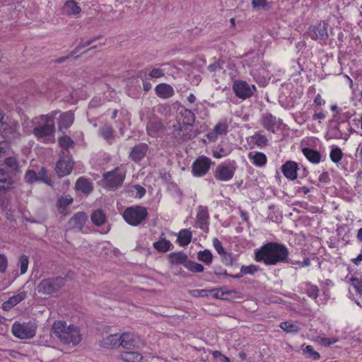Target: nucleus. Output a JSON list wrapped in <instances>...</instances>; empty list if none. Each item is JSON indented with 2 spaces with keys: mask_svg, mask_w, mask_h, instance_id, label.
I'll list each match as a JSON object with an SVG mask.
<instances>
[{
  "mask_svg": "<svg viewBox=\"0 0 362 362\" xmlns=\"http://www.w3.org/2000/svg\"><path fill=\"white\" fill-rule=\"evenodd\" d=\"M288 249L276 242H269L255 251V260L262 262L266 265L288 262Z\"/></svg>",
  "mask_w": 362,
  "mask_h": 362,
  "instance_id": "1",
  "label": "nucleus"
},
{
  "mask_svg": "<svg viewBox=\"0 0 362 362\" xmlns=\"http://www.w3.org/2000/svg\"><path fill=\"white\" fill-rule=\"evenodd\" d=\"M54 118L52 115H42L33 119V133L37 140L44 143L52 141L55 131Z\"/></svg>",
  "mask_w": 362,
  "mask_h": 362,
  "instance_id": "2",
  "label": "nucleus"
},
{
  "mask_svg": "<svg viewBox=\"0 0 362 362\" xmlns=\"http://www.w3.org/2000/svg\"><path fill=\"white\" fill-rule=\"evenodd\" d=\"M52 332L61 342L66 344L76 346L81 341L79 329L74 325L66 326V323L64 321L54 322L52 327Z\"/></svg>",
  "mask_w": 362,
  "mask_h": 362,
  "instance_id": "3",
  "label": "nucleus"
},
{
  "mask_svg": "<svg viewBox=\"0 0 362 362\" xmlns=\"http://www.w3.org/2000/svg\"><path fill=\"white\" fill-rule=\"evenodd\" d=\"M66 284V279L62 276L44 278L35 287V291L45 296H52L58 293Z\"/></svg>",
  "mask_w": 362,
  "mask_h": 362,
  "instance_id": "4",
  "label": "nucleus"
},
{
  "mask_svg": "<svg viewBox=\"0 0 362 362\" xmlns=\"http://www.w3.org/2000/svg\"><path fill=\"white\" fill-rule=\"evenodd\" d=\"M147 216L146 209L141 206L128 207L123 213V217L127 223L134 226L139 225Z\"/></svg>",
  "mask_w": 362,
  "mask_h": 362,
  "instance_id": "5",
  "label": "nucleus"
},
{
  "mask_svg": "<svg viewBox=\"0 0 362 362\" xmlns=\"http://www.w3.org/2000/svg\"><path fill=\"white\" fill-rule=\"evenodd\" d=\"M125 177L126 170L122 167H117L103 174L105 185L109 189L117 188L122 185Z\"/></svg>",
  "mask_w": 362,
  "mask_h": 362,
  "instance_id": "6",
  "label": "nucleus"
},
{
  "mask_svg": "<svg viewBox=\"0 0 362 362\" xmlns=\"http://www.w3.org/2000/svg\"><path fill=\"white\" fill-rule=\"evenodd\" d=\"M37 326L32 322L20 323L16 322L12 325L13 334L19 339H31L36 333Z\"/></svg>",
  "mask_w": 362,
  "mask_h": 362,
  "instance_id": "7",
  "label": "nucleus"
},
{
  "mask_svg": "<svg viewBox=\"0 0 362 362\" xmlns=\"http://www.w3.org/2000/svg\"><path fill=\"white\" fill-rule=\"evenodd\" d=\"M256 88L254 85L250 86L246 81H235L233 85V90L236 96L241 99H246L251 97Z\"/></svg>",
  "mask_w": 362,
  "mask_h": 362,
  "instance_id": "8",
  "label": "nucleus"
},
{
  "mask_svg": "<svg viewBox=\"0 0 362 362\" xmlns=\"http://www.w3.org/2000/svg\"><path fill=\"white\" fill-rule=\"evenodd\" d=\"M211 160L206 156L197 158L192 166V172L194 176L202 177L206 175L210 169Z\"/></svg>",
  "mask_w": 362,
  "mask_h": 362,
  "instance_id": "9",
  "label": "nucleus"
},
{
  "mask_svg": "<svg viewBox=\"0 0 362 362\" xmlns=\"http://www.w3.org/2000/svg\"><path fill=\"white\" fill-rule=\"evenodd\" d=\"M19 129V123L13 121L10 123L1 124L0 132L4 137L10 140H15L19 139L21 136Z\"/></svg>",
  "mask_w": 362,
  "mask_h": 362,
  "instance_id": "10",
  "label": "nucleus"
},
{
  "mask_svg": "<svg viewBox=\"0 0 362 362\" xmlns=\"http://www.w3.org/2000/svg\"><path fill=\"white\" fill-rule=\"evenodd\" d=\"M328 23L325 21H320L316 25H312L307 32L308 36L313 40H325L329 37L327 32Z\"/></svg>",
  "mask_w": 362,
  "mask_h": 362,
  "instance_id": "11",
  "label": "nucleus"
},
{
  "mask_svg": "<svg viewBox=\"0 0 362 362\" xmlns=\"http://www.w3.org/2000/svg\"><path fill=\"white\" fill-rule=\"evenodd\" d=\"M235 171V167L233 165L221 163L216 168L214 177L218 180L228 181L233 178Z\"/></svg>",
  "mask_w": 362,
  "mask_h": 362,
  "instance_id": "12",
  "label": "nucleus"
},
{
  "mask_svg": "<svg viewBox=\"0 0 362 362\" xmlns=\"http://www.w3.org/2000/svg\"><path fill=\"white\" fill-rule=\"evenodd\" d=\"M74 166V161L69 155L61 156L56 165V173L59 177L66 176L71 172Z\"/></svg>",
  "mask_w": 362,
  "mask_h": 362,
  "instance_id": "13",
  "label": "nucleus"
},
{
  "mask_svg": "<svg viewBox=\"0 0 362 362\" xmlns=\"http://www.w3.org/2000/svg\"><path fill=\"white\" fill-rule=\"evenodd\" d=\"M119 346L124 349H131L139 346L140 339L133 333L124 332L119 335Z\"/></svg>",
  "mask_w": 362,
  "mask_h": 362,
  "instance_id": "14",
  "label": "nucleus"
},
{
  "mask_svg": "<svg viewBox=\"0 0 362 362\" xmlns=\"http://www.w3.org/2000/svg\"><path fill=\"white\" fill-rule=\"evenodd\" d=\"M261 123L267 131L272 133H274L279 128L281 124L280 119L270 113H265L262 115Z\"/></svg>",
  "mask_w": 362,
  "mask_h": 362,
  "instance_id": "15",
  "label": "nucleus"
},
{
  "mask_svg": "<svg viewBox=\"0 0 362 362\" xmlns=\"http://www.w3.org/2000/svg\"><path fill=\"white\" fill-rule=\"evenodd\" d=\"M148 151V146L146 144L141 143L132 148L129 158L134 162L138 163L146 156Z\"/></svg>",
  "mask_w": 362,
  "mask_h": 362,
  "instance_id": "16",
  "label": "nucleus"
},
{
  "mask_svg": "<svg viewBox=\"0 0 362 362\" xmlns=\"http://www.w3.org/2000/svg\"><path fill=\"white\" fill-rule=\"evenodd\" d=\"M228 126L226 122H220L209 132L206 135V138L212 142L216 141L219 136L226 134Z\"/></svg>",
  "mask_w": 362,
  "mask_h": 362,
  "instance_id": "17",
  "label": "nucleus"
},
{
  "mask_svg": "<svg viewBox=\"0 0 362 362\" xmlns=\"http://www.w3.org/2000/svg\"><path fill=\"white\" fill-rule=\"evenodd\" d=\"M194 120V114L188 109H182L177 115V122L182 123L185 127L192 126Z\"/></svg>",
  "mask_w": 362,
  "mask_h": 362,
  "instance_id": "18",
  "label": "nucleus"
},
{
  "mask_svg": "<svg viewBox=\"0 0 362 362\" xmlns=\"http://www.w3.org/2000/svg\"><path fill=\"white\" fill-rule=\"evenodd\" d=\"M88 220V216L85 212L80 211L77 212L70 219V226L79 231H83V228Z\"/></svg>",
  "mask_w": 362,
  "mask_h": 362,
  "instance_id": "19",
  "label": "nucleus"
},
{
  "mask_svg": "<svg viewBox=\"0 0 362 362\" xmlns=\"http://www.w3.org/2000/svg\"><path fill=\"white\" fill-rule=\"evenodd\" d=\"M13 182V175L5 168L0 167V191H6L11 189Z\"/></svg>",
  "mask_w": 362,
  "mask_h": 362,
  "instance_id": "20",
  "label": "nucleus"
},
{
  "mask_svg": "<svg viewBox=\"0 0 362 362\" xmlns=\"http://www.w3.org/2000/svg\"><path fill=\"white\" fill-rule=\"evenodd\" d=\"M298 169V164L292 160L286 161L281 167L284 175L291 180H294L297 178Z\"/></svg>",
  "mask_w": 362,
  "mask_h": 362,
  "instance_id": "21",
  "label": "nucleus"
},
{
  "mask_svg": "<svg viewBox=\"0 0 362 362\" xmlns=\"http://www.w3.org/2000/svg\"><path fill=\"white\" fill-rule=\"evenodd\" d=\"M155 91L156 95L163 99H168L171 98L174 93L173 88L166 83H160L156 86Z\"/></svg>",
  "mask_w": 362,
  "mask_h": 362,
  "instance_id": "22",
  "label": "nucleus"
},
{
  "mask_svg": "<svg viewBox=\"0 0 362 362\" xmlns=\"http://www.w3.org/2000/svg\"><path fill=\"white\" fill-rule=\"evenodd\" d=\"M26 292L21 291L17 295H14L9 298V299L7 301L4 302L2 304V308L5 310H9L13 306L23 300L26 298Z\"/></svg>",
  "mask_w": 362,
  "mask_h": 362,
  "instance_id": "23",
  "label": "nucleus"
},
{
  "mask_svg": "<svg viewBox=\"0 0 362 362\" xmlns=\"http://www.w3.org/2000/svg\"><path fill=\"white\" fill-rule=\"evenodd\" d=\"M74 119V116L71 112H66L62 114L59 120V130L69 128L73 124Z\"/></svg>",
  "mask_w": 362,
  "mask_h": 362,
  "instance_id": "24",
  "label": "nucleus"
},
{
  "mask_svg": "<svg viewBox=\"0 0 362 362\" xmlns=\"http://www.w3.org/2000/svg\"><path fill=\"white\" fill-rule=\"evenodd\" d=\"M75 188L85 194H88L93 190L91 182L83 177H80L77 180Z\"/></svg>",
  "mask_w": 362,
  "mask_h": 362,
  "instance_id": "25",
  "label": "nucleus"
},
{
  "mask_svg": "<svg viewBox=\"0 0 362 362\" xmlns=\"http://www.w3.org/2000/svg\"><path fill=\"white\" fill-rule=\"evenodd\" d=\"M119 358L126 362H141L143 356L138 351H124L120 354Z\"/></svg>",
  "mask_w": 362,
  "mask_h": 362,
  "instance_id": "26",
  "label": "nucleus"
},
{
  "mask_svg": "<svg viewBox=\"0 0 362 362\" xmlns=\"http://www.w3.org/2000/svg\"><path fill=\"white\" fill-rule=\"evenodd\" d=\"M119 335L118 334H110L103 339L101 344L105 348H116L119 346Z\"/></svg>",
  "mask_w": 362,
  "mask_h": 362,
  "instance_id": "27",
  "label": "nucleus"
},
{
  "mask_svg": "<svg viewBox=\"0 0 362 362\" xmlns=\"http://www.w3.org/2000/svg\"><path fill=\"white\" fill-rule=\"evenodd\" d=\"M249 159L257 166H264L267 163V157L262 152H250L248 154Z\"/></svg>",
  "mask_w": 362,
  "mask_h": 362,
  "instance_id": "28",
  "label": "nucleus"
},
{
  "mask_svg": "<svg viewBox=\"0 0 362 362\" xmlns=\"http://www.w3.org/2000/svg\"><path fill=\"white\" fill-rule=\"evenodd\" d=\"M6 167L8 168V172L11 174H16L19 171L20 165L16 156H9L4 160Z\"/></svg>",
  "mask_w": 362,
  "mask_h": 362,
  "instance_id": "29",
  "label": "nucleus"
},
{
  "mask_svg": "<svg viewBox=\"0 0 362 362\" xmlns=\"http://www.w3.org/2000/svg\"><path fill=\"white\" fill-rule=\"evenodd\" d=\"M303 155L313 163H319L321 160V154L319 151L309 148H303L302 150Z\"/></svg>",
  "mask_w": 362,
  "mask_h": 362,
  "instance_id": "30",
  "label": "nucleus"
},
{
  "mask_svg": "<svg viewBox=\"0 0 362 362\" xmlns=\"http://www.w3.org/2000/svg\"><path fill=\"white\" fill-rule=\"evenodd\" d=\"M192 237V232L189 229H182L177 234V241L181 246H187L190 243Z\"/></svg>",
  "mask_w": 362,
  "mask_h": 362,
  "instance_id": "31",
  "label": "nucleus"
},
{
  "mask_svg": "<svg viewBox=\"0 0 362 362\" xmlns=\"http://www.w3.org/2000/svg\"><path fill=\"white\" fill-rule=\"evenodd\" d=\"M209 218L207 207L199 206L197 215V223L199 228H202L207 223Z\"/></svg>",
  "mask_w": 362,
  "mask_h": 362,
  "instance_id": "32",
  "label": "nucleus"
},
{
  "mask_svg": "<svg viewBox=\"0 0 362 362\" xmlns=\"http://www.w3.org/2000/svg\"><path fill=\"white\" fill-rule=\"evenodd\" d=\"M163 235L164 234L163 233L160 237V240L153 243V247L159 252H166L170 249L172 244L170 241L166 240Z\"/></svg>",
  "mask_w": 362,
  "mask_h": 362,
  "instance_id": "33",
  "label": "nucleus"
},
{
  "mask_svg": "<svg viewBox=\"0 0 362 362\" xmlns=\"http://www.w3.org/2000/svg\"><path fill=\"white\" fill-rule=\"evenodd\" d=\"M90 219L94 225L100 226L106 221V216L101 209H97L92 213Z\"/></svg>",
  "mask_w": 362,
  "mask_h": 362,
  "instance_id": "34",
  "label": "nucleus"
},
{
  "mask_svg": "<svg viewBox=\"0 0 362 362\" xmlns=\"http://www.w3.org/2000/svg\"><path fill=\"white\" fill-rule=\"evenodd\" d=\"M169 261L173 264H181L187 259V255L182 252H173L168 256Z\"/></svg>",
  "mask_w": 362,
  "mask_h": 362,
  "instance_id": "35",
  "label": "nucleus"
},
{
  "mask_svg": "<svg viewBox=\"0 0 362 362\" xmlns=\"http://www.w3.org/2000/svg\"><path fill=\"white\" fill-rule=\"evenodd\" d=\"M64 12L66 15L78 14L81 12V8L74 0L67 1L64 6Z\"/></svg>",
  "mask_w": 362,
  "mask_h": 362,
  "instance_id": "36",
  "label": "nucleus"
},
{
  "mask_svg": "<svg viewBox=\"0 0 362 362\" xmlns=\"http://www.w3.org/2000/svg\"><path fill=\"white\" fill-rule=\"evenodd\" d=\"M59 144L63 148L62 151V154L69 155L68 148L70 147H73L74 142L69 136H64L59 139Z\"/></svg>",
  "mask_w": 362,
  "mask_h": 362,
  "instance_id": "37",
  "label": "nucleus"
},
{
  "mask_svg": "<svg viewBox=\"0 0 362 362\" xmlns=\"http://www.w3.org/2000/svg\"><path fill=\"white\" fill-rule=\"evenodd\" d=\"M231 150L230 147H224L223 146H218L216 149L213 151V156L216 158H221L230 154Z\"/></svg>",
  "mask_w": 362,
  "mask_h": 362,
  "instance_id": "38",
  "label": "nucleus"
},
{
  "mask_svg": "<svg viewBox=\"0 0 362 362\" xmlns=\"http://www.w3.org/2000/svg\"><path fill=\"white\" fill-rule=\"evenodd\" d=\"M251 138L255 144L259 147L262 148L267 145L268 140L263 134L257 132Z\"/></svg>",
  "mask_w": 362,
  "mask_h": 362,
  "instance_id": "39",
  "label": "nucleus"
},
{
  "mask_svg": "<svg viewBox=\"0 0 362 362\" xmlns=\"http://www.w3.org/2000/svg\"><path fill=\"white\" fill-rule=\"evenodd\" d=\"M280 328L286 332L293 333L299 331V327L297 324H293L290 322H283L279 325Z\"/></svg>",
  "mask_w": 362,
  "mask_h": 362,
  "instance_id": "40",
  "label": "nucleus"
},
{
  "mask_svg": "<svg viewBox=\"0 0 362 362\" xmlns=\"http://www.w3.org/2000/svg\"><path fill=\"white\" fill-rule=\"evenodd\" d=\"M303 354L307 358L317 361L320 358V355L318 352L315 351L312 346L308 345L303 349Z\"/></svg>",
  "mask_w": 362,
  "mask_h": 362,
  "instance_id": "41",
  "label": "nucleus"
},
{
  "mask_svg": "<svg viewBox=\"0 0 362 362\" xmlns=\"http://www.w3.org/2000/svg\"><path fill=\"white\" fill-rule=\"evenodd\" d=\"M198 259L206 263L210 264L212 261V254L208 250L200 251L197 255Z\"/></svg>",
  "mask_w": 362,
  "mask_h": 362,
  "instance_id": "42",
  "label": "nucleus"
},
{
  "mask_svg": "<svg viewBox=\"0 0 362 362\" xmlns=\"http://www.w3.org/2000/svg\"><path fill=\"white\" fill-rule=\"evenodd\" d=\"M185 267L192 272H202L204 271V267L201 264L194 262H188L185 264Z\"/></svg>",
  "mask_w": 362,
  "mask_h": 362,
  "instance_id": "43",
  "label": "nucleus"
},
{
  "mask_svg": "<svg viewBox=\"0 0 362 362\" xmlns=\"http://www.w3.org/2000/svg\"><path fill=\"white\" fill-rule=\"evenodd\" d=\"M342 151L339 147H335L332 149L330 152V158L334 163H339L342 158Z\"/></svg>",
  "mask_w": 362,
  "mask_h": 362,
  "instance_id": "44",
  "label": "nucleus"
},
{
  "mask_svg": "<svg viewBox=\"0 0 362 362\" xmlns=\"http://www.w3.org/2000/svg\"><path fill=\"white\" fill-rule=\"evenodd\" d=\"M113 133V129L112 127L109 125H105L101 127L99 130V134L101 136H103L105 139H109L112 138Z\"/></svg>",
  "mask_w": 362,
  "mask_h": 362,
  "instance_id": "45",
  "label": "nucleus"
},
{
  "mask_svg": "<svg viewBox=\"0 0 362 362\" xmlns=\"http://www.w3.org/2000/svg\"><path fill=\"white\" fill-rule=\"evenodd\" d=\"M28 263H29L28 257L26 255H21L20 257V259H19L21 274H23L27 272Z\"/></svg>",
  "mask_w": 362,
  "mask_h": 362,
  "instance_id": "46",
  "label": "nucleus"
},
{
  "mask_svg": "<svg viewBox=\"0 0 362 362\" xmlns=\"http://www.w3.org/2000/svg\"><path fill=\"white\" fill-rule=\"evenodd\" d=\"M306 293L310 298L316 299L319 295V289L315 285H308Z\"/></svg>",
  "mask_w": 362,
  "mask_h": 362,
  "instance_id": "47",
  "label": "nucleus"
},
{
  "mask_svg": "<svg viewBox=\"0 0 362 362\" xmlns=\"http://www.w3.org/2000/svg\"><path fill=\"white\" fill-rule=\"evenodd\" d=\"M25 180L28 183L38 182L37 173L33 170H29L25 175Z\"/></svg>",
  "mask_w": 362,
  "mask_h": 362,
  "instance_id": "48",
  "label": "nucleus"
},
{
  "mask_svg": "<svg viewBox=\"0 0 362 362\" xmlns=\"http://www.w3.org/2000/svg\"><path fill=\"white\" fill-rule=\"evenodd\" d=\"M160 128L161 125L158 122H150L146 126L147 132L150 135L156 134Z\"/></svg>",
  "mask_w": 362,
  "mask_h": 362,
  "instance_id": "49",
  "label": "nucleus"
},
{
  "mask_svg": "<svg viewBox=\"0 0 362 362\" xmlns=\"http://www.w3.org/2000/svg\"><path fill=\"white\" fill-rule=\"evenodd\" d=\"M47 170L45 168H41L38 173H37V180L38 181H42L46 184L50 185L51 180L47 177Z\"/></svg>",
  "mask_w": 362,
  "mask_h": 362,
  "instance_id": "50",
  "label": "nucleus"
},
{
  "mask_svg": "<svg viewBox=\"0 0 362 362\" xmlns=\"http://www.w3.org/2000/svg\"><path fill=\"white\" fill-rule=\"evenodd\" d=\"M352 286L355 288L356 291L362 294V279L352 278L351 279Z\"/></svg>",
  "mask_w": 362,
  "mask_h": 362,
  "instance_id": "51",
  "label": "nucleus"
},
{
  "mask_svg": "<svg viewBox=\"0 0 362 362\" xmlns=\"http://www.w3.org/2000/svg\"><path fill=\"white\" fill-rule=\"evenodd\" d=\"M257 267L253 264L249 265V266H243L241 267V272L244 274H253L257 271Z\"/></svg>",
  "mask_w": 362,
  "mask_h": 362,
  "instance_id": "52",
  "label": "nucleus"
},
{
  "mask_svg": "<svg viewBox=\"0 0 362 362\" xmlns=\"http://www.w3.org/2000/svg\"><path fill=\"white\" fill-rule=\"evenodd\" d=\"M151 78H157L164 76V71L160 68L153 69L148 74Z\"/></svg>",
  "mask_w": 362,
  "mask_h": 362,
  "instance_id": "53",
  "label": "nucleus"
},
{
  "mask_svg": "<svg viewBox=\"0 0 362 362\" xmlns=\"http://www.w3.org/2000/svg\"><path fill=\"white\" fill-rule=\"evenodd\" d=\"M209 291L206 289H195L190 291V294L194 297H206L208 296Z\"/></svg>",
  "mask_w": 362,
  "mask_h": 362,
  "instance_id": "54",
  "label": "nucleus"
},
{
  "mask_svg": "<svg viewBox=\"0 0 362 362\" xmlns=\"http://www.w3.org/2000/svg\"><path fill=\"white\" fill-rule=\"evenodd\" d=\"M174 130H173V135L175 138H180V132L182 131L183 128L185 127L182 125V123H180L179 122H177V124H173V126Z\"/></svg>",
  "mask_w": 362,
  "mask_h": 362,
  "instance_id": "55",
  "label": "nucleus"
},
{
  "mask_svg": "<svg viewBox=\"0 0 362 362\" xmlns=\"http://www.w3.org/2000/svg\"><path fill=\"white\" fill-rule=\"evenodd\" d=\"M320 343L325 346H330L338 341L337 338H326L322 337L319 339Z\"/></svg>",
  "mask_w": 362,
  "mask_h": 362,
  "instance_id": "56",
  "label": "nucleus"
},
{
  "mask_svg": "<svg viewBox=\"0 0 362 362\" xmlns=\"http://www.w3.org/2000/svg\"><path fill=\"white\" fill-rule=\"evenodd\" d=\"M213 245H214V247H215L216 250L217 251V252L219 255H223L226 253L225 250L223 247L222 244L218 239L214 238L213 240Z\"/></svg>",
  "mask_w": 362,
  "mask_h": 362,
  "instance_id": "57",
  "label": "nucleus"
},
{
  "mask_svg": "<svg viewBox=\"0 0 362 362\" xmlns=\"http://www.w3.org/2000/svg\"><path fill=\"white\" fill-rule=\"evenodd\" d=\"M209 293L216 298H223L225 294L229 293V292H225L223 288L212 289L209 291Z\"/></svg>",
  "mask_w": 362,
  "mask_h": 362,
  "instance_id": "58",
  "label": "nucleus"
},
{
  "mask_svg": "<svg viewBox=\"0 0 362 362\" xmlns=\"http://www.w3.org/2000/svg\"><path fill=\"white\" fill-rule=\"evenodd\" d=\"M252 5L254 8H264L267 5V0H252Z\"/></svg>",
  "mask_w": 362,
  "mask_h": 362,
  "instance_id": "59",
  "label": "nucleus"
},
{
  "mask_svg": "<svg viewBox=\"0 0 362 362\" xmlns=\"http://www.w3.org/2000/svg\"><path fill=\"white\" fill-rule=\"evenodd\" d=\"M7 267V259L3 255H0V272H4Z\"/></svg>",
  "mask_w": 362,
  "mask_h": 362,
  "instance_id": "60",
  "label": "nucleus"
},
{
  "mask_svg": "<svg viewBox=\"0 0 362 362\" xmlns=\"http://www.w3.org/2000/svg\"><path fill=\"white\" fill-rule=\"evenodd\" d=\"M9 147L6 141L0 142V157L5 155L8 150Z\"/></svg>",
  "mask_w": 362,
  "mask_h": 362,
  "instance_id": "61",
  "label": "nucleus"
},
{
  "mask_svg": "<svg viewBox=\"0 0 362 362\" xmlns=\"http://www.w3.org/2000/svg\"><path fill=\"white\" fill-rule=\"evenodd\" d=\"M325 104V100H323L320 94H317L314 99V105L316 106H322Z\"/></svg>",
  "mask_w": 362,
  "mask_h": 362,
  "instance_id": "62",
  "label": "nucleus"
},
{
  "mask_svg": "<svg viewBox=\"0 0 362 362\" xmlns=\"http://www.w3.org/2000/svg\"><path fill=\"white\" fill-rule=\"evenodd\" d=\"M221 69V67L220 66V64L217 62H214V64H210L208 66V70L210 71L211 72L216 71Z\"/></svg>",
  "mask_w": 362,
  "mask_h": 362,
  "instance_id": "63",
  "label": "nucleus"
},
{
  "mask_svg": "<svg viewBox=\"0 0 362 362\" xmlns=\"http://www.w3.org/2000/svg\"><path fill=\"white\" fill-rule=\"evenodd\" d=\"M160 176L165 181H169L171 179L170 174L168 172H166L165 170H161L160 172Z\"/></svg>",
  "mask_w": 362,
  "mask_h": 362,
  "instance_id": "64",
  "label": "nucleus"
}]
</instances>
